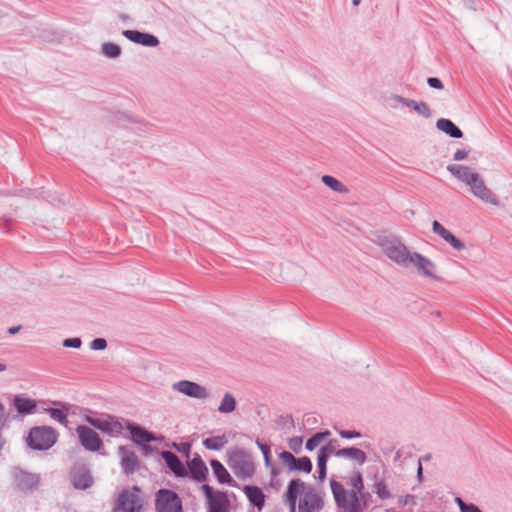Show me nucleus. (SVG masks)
Here are the masks:
<instances>
[{"label": "nucleus", "instance_id": "8", "mask_svg": "<svg viewBox=\"0 0 512 512\" xmlns=\"http://www.w3.org/2000/svg\"><path fill=\"white\" fill-rule=\"evenodd\" d=\"M142 499L138 487L132 490H124L118 497L113 512H140Z\"/></svg>", "mask_w": 512, "mask_h": 512}, {"label": "nucleus", "instance_id": "25", "mask_svg": "<svg viewBox=\"0 0 512 512\" xmlns=\"http://www.w3.org/2000/svg\"><path fill=\"white\" fill-rule=\"evenodd\" d=\"M436 127L452 138H461L463 136L462 131L449 119H438L436 122Z\"/></svg>", "mask_w": 512, "mask_h": 512}, {"label": "nucleus", "instance_id": "5", "mask_svg": "<svg viewBox=\"0 0 512 512\" xmlns=\"http://www.w3.org/2000/svg\"><path fill=\"white\" fill-rule=\"evenodd\" d=\"M58 434L50 426H36L30 429L26 437L27 445L34 450H48L57 441Z\"/></svg>", "mask_w": 512, "mask_h": 512}, {"label": "nucleus", "instance_id": "14", "mask_svg": "<svg viewBox=\"0 0 512 512\" xmlns=\"http://www.w3.org/2000/svg\"><path fill=\"white\" fill-rule=\"evenodd\" d=\"M279 459L290 471L310 473L312 470V462L306 456L295 458L292 453L283 451L279 454Z\"/></svg>", "mask_w": 512, "mask_h": 512}, {"label": "nucleus", "instance_id": "29", "mask_svg": "<svg viewBox=\"0 0 512 512\" xmlns=\"http://www.w3.org/2000/svg\"><path fill=\"white\" fill-rule=\"evenodd\" d=\"M129 430L133 440L138 444H145L155 440L152 434L139 426L131 425L129 426Z\"/></svg>", "mask_w": 512, "mask_h": 512}, {"label": "nucleus", "instance_id": "55", "mask_svg": "<svg viewBox=\"0 0 512 512\" xmlns=\"http://www.w3.org/2000/svg\"><path fill=\"white\" fill-rule=\"evenodd\" d=\"M7 366L3 363H0V373L6 371Z\"/></svg>", "mask_w": 512, "mask_h": 512}, {"label": "nucleus", "instance_id": "21", "mask_svg": "<svg viewBox=\"0 0 512 512\" xmlns=\"http://www.w3.org/2000/svg\"><path fill=\"white\" fill-rule=\"evenodd\" d=\"M162 458L176 476L184 477L187 475L186 467L182 464V462L174 453L170 451H163Z\"/></svg>", "mask_w": 512, "mask_h": 512}, {"label": "nucleus", "instance_id": "42", "mask_svg": "<svg viewBox=\"0 0 512 512\" xmlns=\"http://www.w3.org/2000/svg\"><path fill=\"white\" fill-rule=\"evenodd\" d=\"M338 433L345 439L360 438L362 436L361 433L356 430H339Z\"/></svg>", "mask_w": 512, "mask_h": 512}, {"label": "nucleus", "instance_id": "51", "mask_svg": "<svg viewBox=\"0 0 512 512\" xmlns=\"http://www.w3.org/2000/svg\"><path fill=\"white\" fill-rule=\"evenodd\" d=\"M20 330H21V326L20 325L13 326V327H10L8 329V333L11 334V335H14V334L18 333Z\"/></svg>", "mask_w": 512, "mask_h": 512}, {"label": "nucleus", "instance_id": "45", "mask_svg": "<svg viewBox=\"0 0 512 512\" xmlns=\"http://www.w3.org/2000/svg\"><path fill=\"white\" fill-rule=\"evenodd\" d=\"M321 451H324L328 456L330 454H334L337 450H335V441H330L326 446L322 447L320 449Z\"/></svg>", "mask_w": 512, "mask_h": 512}, {"label": "nucleus", "instance_id": "40", "mask_svg": "<svg viewBox=\"0 0 512 512\" xmlns=\"http://www.w3.org/2000/svg\"><path fill=\"white\" fill-rule=\"evenodd\" d=\"M106 347L107 341L104 338H96L90 343V348L95 351L104 350Z\"/></svg>", "mask_w": 512, "mask_h": 512}, {"label": "nucleus", "instance_id": "36", "mask_svg": "<svg viewBox=\"0 0 512 512\" xmlns=\"http://www.w3.org/2000/svg\"><path fill=\"white\" fill-rule=\"evenodd\" d=\"M101 51L108 58H117L121 54V48L111 42L102 44Z\"/></svg>", "mask_w": 512, "mask_h": 512}, {"label": "nucleus", "instance_id": "18", "mask_svg": "<svg viewBox=\"0 0 512 512\" xmlns=\"http://www.w3.org/2000/svg\"><path fill=\"white\" fill-rule=\"evenodd\" d=\"M432 230L435 234L439 235L449 243L454 249L463 250L465 248V245L438 221H433Z\"/></svg>", "mask_w": 512, "mask_h": 512}, {"label": "nucleus", "instance_id": "19", "mask_svg": "<svg viewBox=\"0 0 512 512\" xmlns=\"http://www.w3.org/2000/svg\"><path fill=\"white\" fill-rule=\"evenodd\" d=\"M121 458V467L126 474H131L135 471L138 461L135 453L125 446H120L118 449Z\"/></svg>", "mask_w": 512, "mask_h": 512}, {"label": "nucleus", "instance_id": "44", "mask_svg": "<svg viewBox=\"0 0 512 512\" xmlns=\"http://www.w3.org/2000/svg\"><path fill=\"white\" fill-rule=\"evenodd\" d=\"M467 157H468V151H466L464 149H458L453 155V159L455 161H462V160H465Z\"/></svg>", "mask_w": 512, "mask_h": 512}, {"label": "nucleus", "instance_id": "58", "mask_svg": "<svg viewBox=\"0 0 512 512\" xmlns=\"http://www.w3.org/2000/svg\"><path fill=\"white\" fill-rule=\"evenodd\" d=\"M4 411V406L0 403V412Z\"/></svg>", "mask_w": 512, "mask_h": 512}, {"label": "nucleus", "instance_id": "17", "mask_svg": "<svg viewBox=\"0 0 512 512\" xmlns=\"http://www.w3.org/2000/svg\"><path fill=\"white\" fill-rule=\"evenodd\" d=\"M14 479H15L16 486L21 491L33 490L39 484V477L37 475L28 473L23 470L15 471Z\"/></svg>", "mask_w": 512, "mask_h": 512}, {"label": "nucleus", "instance_id": "28", "mask_svg": "<svg viewBox=\"0 0 512 512\" xmlns=\"http://www.w3.org/2000/svg\"><path fill=\"white\" fill-rule=\"evenodd\" d=\"M322 183L327 186L332 191L339 193V194H348L349 188L340 180L337 178L331 176V175H323L321 177Z\"/></svg>", "mask_w": 512, "mask_h": 512}, {"label": "nucleus", "instance_id": "49", "mask_svg": "<svg viewBox=\"0 0 512 512\" xmlns=\"http://www.w3.org/2000/svg\"><path fill=\"white\" fill-rule=\"evenodd\" d=\"M417 479L419 482L423 481V468H422L421 459H419V461H418Z\"/></svg>", "mask_w": 512, "mask_h": 512}, {"label": "nucleus", "instance_id": "26", "mask_svg": "<svg viewBox=\"0 0 512 512\" xmlns=\"http://www.w3.org/2000/svg\"><path fill=\"white\" fill-rule=\"evenodd\" d=\"M237 401L235 396L230 392H225L218 405L217 411L220 414H230L236 410Z\"/></svg>", "mask_w": 512, "mask_h": 512}, {"label": "nucleus", "instance_id": "39", "mask_svg": "<svg viewBox=\"0 0 512 512\" xmlns=\"http://www.w3.org/2000/svg\"><path fill=\"white\" fill-rule=\"evenodd\" d=\"M303 438L300 436H295L289 439L288 446L295 453H300L302 450Z\"/></svg>", "mask_w": 512, "mask_h": 512}, {"label": "nucleus", "instance_id": "57", "mask_svg": "<svg viewBox=\"0 0 512 512\" xmlns=\"http://www.w3.org/2000/svg\"><path fill=\"white\" fill-rule=\"evenodd\" d=\"M3 443H4V442H3V439H2V437L0 436V450L2 449Z\"/></svg>", "mask_w": 512, "mask_h": 512}, {"label": "nucleus", "instance_id": "54", "mask_svg": "<svg viewBox=\"0 0 512 512\" xmlns=\"http://www.w3.org/2000/svg\"><path fill=\"white\" fill-rule=\"evenodd\" d=\"M431 458H432L431 454H426L423 457H421L420 459H421V462H422V461H430Z\"/></svg>", "mask_w": 512, "mask_h": 512}, {"label": "nucleus", "instance_id": "4", "mask_svg": "<svg viewBox=\"0 0 512 512\" xmlns=\"http://www.w3.org/2000/svg\"><path fill=\"white\" fill-rule=\"evenodd\" d=\"M331 490L340 512H364L368 507L370 494L360 496L354 492H347L336 481H331Z\"/></svg>", "mask_w": 512, "mask_h": 512}, {"label": "nucleus", "instance_id": "7", "mask_svg": "<svg viewBox=\"0 0 512 512\" xmlns=\"http://www.w3.org/2000/svg\"><path fill=\"white\" fill-rule=\"evenodd\" d=\"M228 464L239 478L251 477L255 471L250 456L241 449L233 450L229 455Z\"/></svg>", "mask_w": 512, "mask_h": 512}, {"label": "nucleus", "instance_id": "2", "mask_svg": "<svg viewBox=\"0 0 512 512\" xmlns=\"http://www.w3.org/2000/svg\"><path fill=\"white\" fill-rule=\"evenodd\" d=\"M447 170L458 181L465 184L476 198L493 206L499 205L497 197L486 186L482 176L473 168L461 164H450L447 166Z\"/></svg>", "mask_w": 512, "mask_h": 512}, {"label": "nucleus", "instance_id": "20", "mask_svg": "<svg viewBox=\"0 0 512 512\" xmlns=\"http://www.w3.org/2000/svg\"><path fill=\"white\" fill-rule=\"evenodd\" d=\"M335 456L355 461L359 465H363L367 460L366 453L356 447L338 449Z\"/></svg>", "mask_w": 512, "mask_h": 512}, {"label": "nucleus", "instance_id": "23", "mask_svg": "<svg viewBox=\"0 0 512 512\" xmlns=\"http://www.w3.org/2000/svg\"><path fill=\"white\" fill-rule=\"evenodd\" d=\"M14 406L19 414L27 415L35 411L36 402L25 395H16L14 397Z\"/></svg>", "mask_w": 512, "mask_h": 512}, {"label": "nucleus", "instance_id": "3", "mask_svg": "<svg viewBox=\"0 0 512 512\" xmlns=\"http://www.w3.org/2000/svg\"><path fill=\"white\" fill-rule=\"evenodd\" d=\"M377 244L391 262L404 269H409V262L415 251L410 250L399 237L393 235L380 236Z\"/></svg>", "mask_w": 512, "mask_h": 512}, {"label": "nucleus", "instance_id": "33", "mask_svg": "<svg viewBox=\"0 0 512 512\" xmlns=\"http://www.w3.org/2000/svg\"><path fill=\"white\" fill-rule=\"evenodd\" d=\"M350 486L352 489L349 492H354L356 495H367L368 492H364V484L362 475L360 472H355L350 478Z\"/></svg>", "mask_w": 512, "mask_h": 512}, {"label": "nucleus", "instance_id": "53", "mask_svg": "<svg viewBox=\"0 0 512 512\" xmlns=\"http://www.w3.org/2000/svg\"><path fill=\"white\" fill-rule=\"evenodd\" d=\"M5 422V416L4 411L0 412V428L4 425Z\"/></svg>", "mask_w": 512, "mask_h": 512}, {"label": "nucleus", "instance_id": "15", "mask_svg": "<svg viewBox=\"0 0 512 512\" xmlns=\"http://www.w3.org/2000/svg\"><path fill=\"white\" fill-rule=\"evenodd\" d=\"M71 481L76 489H88L93 484L89 469L83 464H77L71 471Z\"/></svg>", "mask_w": 512, "mask_h": 512}, {"label": "nucleus", "instance_id": "24", "mask_svg": "<svg viewBox=\"0 0 512 512\" xmlns=\"http://www.w3.org/2000/svg\"><path fill=\"white\" fill-rule=\"evenodd\" d=\"M59 408H45L43 411L49 413L50 417L59 422L60 424L67 426L68 418L67 414L69 411V405L66 403H57Z\"/></svg>", "mask_w": 512, "mask_h": 512}, {"label": "nucleus", "instance_id": "30", "mask_svg": "<svg viewBox=\"0 0 512 512\" xmlns=\"http://www.w3.org/2000/svg\"><path fill=\"white\" fill-rule=\"evenodd\" d=\"M228 443V438L225 434L216 435L203 440V446L208 450L219 451Z\"/></svg>", "mask_w": 512, "mask_h": 512}, {"label": "nucleus", "instance_id": "37", "mask_svg": "<svg viewBox=\"0 0 512 512\" xmlns=\"http://www.w3.org/2000/svg\"><path fill=\"white\" fill-rule=\"evenodd\" d=\"M410 100L411 99L405 98L398 94H391L387 98V103L389 104L390 108L397 109L400 104L408 107V103H410Z\"/></svg>", "mask_w": 512, "mask_h": 512}, {"label": "nucleus", "instance_id": "12", "mask_svg": "<svg viewBox=\"0 0 512 512\" xmlns=\"http://www.w3.org/2000/svg\"><path fill=\"white\" fill-rule=\"evenodd\" d=\"M208 503L209 512H228L229 499L227 494L221 491H213L209 485H202L201 487Z\"/></svg>", "mask_w": 512, "mask_h": 512}, {"label": "nucleus", "instance_id": "46", "mask_svg": "<svg viewBox=\"0 0 512 512\" xmlns=\"http://www.w3.org/2000/svg\"><path fill=\"white\" fill-rule=\"evenodd\" d=\"M174 447L181 453H184L188 456V453L190 452V444L189 443H180V444H174Z\"/></svg>", "mask_w": 512, "mask_h": 512}, {"label": "nucleus", "instance_id": "16", "mask_svg": "<svg viewBox=\"0 0 512 512\" xmlns=\"http://www.w3.org/2000/svg\"><path fill=\"white\" fill-rule=\"evenodd\" d=\"M122 34L130 41L146 47H156L159 44L158 38L152 34L139 32L137 30H124Z\"/></svg>", "mask_w": 512, "mask_h": 512}, {"label": "nucleus", "instance_id": "22", "mask_svg": "<svg viewBox=\"0 0 512 512\" xmlns=\"http://www.w3.org/2000/svg\"><path fill=\"white\" fill-rule=\"evenodd\" d=\"M189 472L197 481H204L208 474V468L200 456L196 455L188 463Z\"/></svg>", "mask_w": 512, "mask_h": 512}, {"label": "nucleus", "instance_id": "52", "mask_svg": "<svg viewBox=\"0 0 512 512\" xmlns=\"http://www.w3.org/2000/svg\"><path fill=\"white\" fill-rule=\"evenodd\" d=\"M402 457V450L401 449H398L396 452H395V456H394V461L397 462L401 459Z\"/></svg>", "mask_w": 512, "mask_h": 512}, {"label": "nucleus", "instance_id": "50", "mask_svg": "<svg viewBox=\"0 0 512 512\" xmlns=\"http://www.w3.org/2000/svg\"><path fill=\"white\" fill-rule=\"evenodd\" d=\"M319 479L323 480L326 477V466H318Z\"/></svg>", "mask_w": 512, "mask_h": 512}, {"label": "nucleus", "instance_id": "34", "mask_svg": "<svg viewBox=\"0 0 512 512\" xmlns=\"http://www.w3.org/2000/svg\"><path fill=\"white\" fill-rule=\"evenodd\" d=\"M408 108H411L424 118L432 117V110L430 109L428 104L423 101L417 102L411 99L410 103H408Z\"/></svg>", "mask_w": 512, "mask_h": 512}, {"label": "nucleus", "instance_id": "47", "mask_svg": "<svg viewBox=\"0 0 512 512\" xmlns=\"http://www.w3.org/2000/svg\"><path fill=\"white\" fill-rule=\"evenodd\" d=\"M328 455L324 451L319 450L318 452V466H326Z\"/></svg>", "mask_w": 512, "mask_h": 512}, {"label": "nucleus", "instance_id": "41", "mask_svg": "<svg viewBox=\"0 0 512 512\" xmlns=\"http://www.w3.org/2000/svg\"><path fill=\"white\" fill-rule=\"evenodd\" d=\"M82 345V341L80 338H68L63 341V346L67 348H80Z\"/></svg>", "mask_w": 512, "mask_h": 512}, {"label": "nucleus", "instance_id": "43", "mask_svg": "<svg viewBox=\"0 0 512 512\" xmlns=\"http://www.w3.org/2000/svg\"><path fill=\"white\" fill-rule=\"evenodd\" d=\"M427 84L431 88L438 89V90H441L444 87L442 81L439 78H436V77H429L427 79Z\"/></svg>", "mask_w": 512, "mask_h": 512}, {"label": "nucleus", "instance_id": "38", "mask_svg": "<svg viewBox=\"0 0 512 512\" xmlns=\"http://www.w3.org/2000/svg\"><path fill=\"white\" fill-rule=\"evenodd\" d=\"M455 502L457 503L460 512H482L478 506L470 503L464 502L461 498H455Z\"/></svg>", "mask_w": 512, "mask_h": 512}, {"label": "nucleus", "instance_id": "9", "mask_svg": "<svg viewBox=\"0 0 512 512\" xmlns=\"http://www.w3.org/2000/svg\"><path fill=\"white\" fill-rule=\"evenodd\" d=\"M172 390L199 401H206L211 397L210 391L197 382L180 380L172 384Z\"/></svg>", "mask_w": 512, "mask_h": 512}, {"label": "nucleus", "instance_id": "31", "mask_svg": "<svg viewBox=\"0 0 512 512\" xmlns=\"http://www.w3.org/2000/svg\"><path fill=\"white\" fill-rule=\"evenodd\" d=\"M210 465L220 483H229L231 481L230 474L220 461L213 459Z\"/></svg>", "mask_w": 512, "mask_h": 512}, {"label": "nucleus", "instance_id": "13", "mask_svg": "<svg viewBox=\"0 0 512 512\" xmlns=\"http://www.w3.org/2000/svg\"><path fill=\"white\" fill-rule=\"evenodd\" d=\"M81 445L88 451L96 452L101 449L103 443L99 435L91 428L79 425L76 428Z\"/></svg>", "mask_w": 512, "mask_h": 512}, {"label": "nucleus", "instance_id": "11", "mask_svg": "<svg viewBox=\"0 0 512 512\" xmlns=\"http://www.w3.org/2000/svg\"><path fill=\"white\" fill-rule=\"evenodd\" d=\"M157 512H183L179 496L167 489H161L156 494Z\"/></svg>", "mask_w": 512, "mask_h": 512}, {"label": "nucleus", "instance_id": "10", "mask_svg": "<svg viewBox=\"0 0 512 512\" xmlns=\"http://www.w3.org/2000/svg\"><path fill=\"white\" fill-rule=\"evenodd\" d=\"M413 267L416 272L424 278L434 281H440L441 278L437 274V265L428 257L421 253L414 252L409 262V268Z\"/></svg>", "mask_w": 512, "mask_h": 512}, {"label": "nucleus", "instance_id": "35", "mask_svg": "<svg viewBox=\"0 0 512 512\" xmlns=\"http://www.w3.org/2000/svg\"><path fill=\"white\" fill-rule=\"evenodd\" d=\"M330 435L329 431L318 432L314 434L311 438H309L306 442V449L309 451H313L316 449L324 440Z\"/></svg>", "mask_w": 512, "mask_h": 512}, {"label": "nucleus", "instance_id": "48", "mask_svg": "<svg viewBox=\"0 0 512 512\" xmlns=\"http://www.w3.org/2000/svg\"><path fill=\"white\" fill-rule=\"evenodd\" d=\"M257 445L259 446L260 450L262 451L266 461L268 462L269 460V453H270V448L265 445V444H262L261 442L257 441Z\"/></svg>", "mask_w": 512, "mask_h": 512}, {"label": "nucleus", "instance_id": "6", "mask_svg": "<svg viewBox=\"0 0 512 512\" xmlns=\"http://www.w3.org/2000/svg\"><path fill=\"white\" fill-rule=\"evenodd\" d=\"M84 421L110 436L120 435L124 428L116 417L109 414L100 416L89 414L84 417Z\"/></svg>", "mask_w": 512, "mask_h": 512}, {"label": "nucleus", "instance_id": "27", "mask_svg": "<svg viewBox=\"0 0 512 512\" xmlns=\"http://www.w3.org/2000/svg\"><path fill=\"white\" fill-rule=\"evenodd\" d=\"M244 493L248 500L253 503L258 509H262L265 503V496L262 490L255 486H246Z\"/></svg>", "mask_w": 512, "mask_h": 512}, {"label": "nucleus", "instance_id": "1", "mask_svg": "<svg viewBox=\"0 0 512 512\" xmlns=\"http://www.w3.org/2000/svg\"><path fill=\"white\" fill-rule=\"evenodd\" d=\"M285 501L291 512H320L324 507V500L320 492L300 479L289 482L285 492Z\"/></svg>", "mask_w": 512, "mask_h": 512}, {"label": "nucleus", "instance_id": "56", "mask_svg": "<svg viewBox=\"0 0 512 512\" xmlns=\"http://www.w3.org/2000/svg\"><path fill=\"white\" fill-rule=\"evenodd\" d=\"M353 5L357 6L360 4L361 0H353Z\"/></svg>", "mask_w": 512, "mask_h": 512}, {"label": "nucleus", "instance_id": "32", "mask_svg": "<svg viewBox=\"0 0 512 512\" xmlns=\"http://www.w3.org/2000/svg\"><path fill=\"white\" fill-rule=\"evenodd\" d=\"M373 492L381 499L387 500L392 497V494L383 479H375L373 484Z\"/></svg>", "mask_w": 512, "mask_h": 512}]
</instances>
